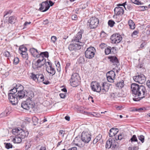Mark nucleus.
Segmentation results:
<instances>
[{
    "mask_svg": "<svg viewBox=\"0 0 150 150\" xmlns=\"http://www.w3.org/2000/svg\"><path fill=\"white\" fill-rule=\"evenodd\" d=\"M129 142H131V143L134 142H138V140L136 135H133L129 140Z\"/></svg>",
    "mask_w": 150,
    "mask_h": 150,
    "instance_id": "nucleus-30",
    "label": "nucleus"
},
{
    "mask_svg": "<svg viewBox=\"0 0 150 150\" xmlns=\"http://www.w3.org/2000/svg\"><path fill=\"white\" fill-rule=\"evenodd\" d=\"M95 49L93 47H88L85 52V56L86 58L91 59L94 57Z\"/></svg>",
    "mask_w": 150,
    "mask_h": 150,
    "instance_id": "nucleus-10",
    "label": "nucleus"
},
{
    "mask_svg": "<svg viewBox=\"0 0 150 150\" xmlns=\"http://www.w3.org/2000/svg\"><path fill=\"white\" fill-rule=\"evenodd\" d=\"M90 115L93 116V117H99L101 116V115L100 114L94 112L93 113V114H91Z\"/></svg>",
    "mask_w": 150,
    "mask_h": 150,
    "instance_id": "nucleus-45",
    "label": "nucleus"
},
{
    "mask_svg": "<svg viewBox=\"0 0 150 150\" xmlns=\"http://www.w3.org/2000/svg\"><path fill=\"white\" fill-rule=\"evenodd\" d=\"M110 61L113 63V65H117V64L118 63V61L117 57L115 56L111 57H110Z\"/></svg>",
    "mask_w": 150,
    "mask_h": 150,
    "instance_id": "nucleus-23",
    "label": "nucleus"
},
{
    "mask_svg": "<svg viewBox=\"0 0 150 150\" xmlns=\"http://www.w3.org/2000/svg\"><path fill=\"white\" fill-rule=\"evenodd\" d=\"M112 142H111L110 139H109L106 142L105 147L106 148L109 149L112 147Z\"/></svg>",
    "mask_w": 150,
    "mask_h": 150,
    "instance_id": "nucleus-31",
    "label": "nucleus"
},
{
    "mask_svg": "<svg viewBox=\"0 0 150 150\" xmlns=\"http://www.w3.org/2000/svg\"><path fill=\"white\" fill-rule=\"evenodd\" d=\"M32 120L34 123L35 125H36L37 124L38 121V119L35 116H34L32 117Z\"/></svg>",
    "mask_w": 150,
    "mask_h": 150,
    "instance_id": "nucleus-40",
    "label": "nucleus"
},
{
    "mask_svg": "<svg viewBox=\"0 0 150 150\" xmlns=\"http://www.w3.org/2000/svg\"><path fill=\"white\" fill-rule=\"evenodd\" d=\"M102 137V136L100 134H99L96 136L93 141V144H96L101 139Z\"/></svg>",
    "mask_w": 150,
    "mask_h": 150,
    "instance_id": "nucleus-26",
    "label": "nucleus"
},
{
    "mask_svg": "<svg viewBox=\"0 0 150 150\" xmlns=\"http://www.w3.org/2000/svg\"><path fill=\"white\" fill-rule=\"evenodd\" d=\"M54 2H52L51 0H47L40 4V7L39 9H48L50 6H52L54 5Z\"/></svg>",
    "mask_w": 150,
    "mask_h": 150,
    "instance_id": "nucleus-11",
    "label": "nucleus"
},
{
    "mask_svg": "<svg viewBox=\"0 0 150 150\" xmlns=\"http://www.w3.org/2000/svg\"><path fill=\"white\" fill-rule=\"evenodd\" d=\"M123 137V135L121 134H120L118 135V136H117L115 137V139L116 140H121L122 139Z\"/></svg>",
    "mask_w": 150,
    "mask_h": 150,
    "instance_id": "nucleus-44",
    "label": "nucleus"
},
{
    "mask_svg": "<svg viewBox=\"0 0 150 150\" xmlns=\"http://www.w3.org/2000/svg\"><path fill=\"white\" fill-rule=\"evenodd\" d=\"M57 40V37L55 36H52L51 38V40L53 42L55 43Z\"/></svg>",
    "mask_w": 150,
    "mask_h": 150,
    "instance_id": "nucleus-52",
    "label": "nucleus"
},
{
    "mask_svg": "<svg viewBox=\"0 0 150 150\" xmlns=\"http://www.w3.org/2000/svg\"><path fill=\"white\" fill-rule=\"evenodd\" d=\"M115 85L116 87L118 88H122L124 86V82L123 80H121L120 81L115 83Z\"/></svg>",
    "mask_w": 150,
    "mask_h": 150,
    "instance_id": "nucleus-24",
    "label": "nucleus"
},
{
    "mask_svg": "<svg viewBox=\"0 0 150 150\" xmlns=\"http://www.w3.org/2000/svg\"><path fill=\"white\" fill-rule=\"evenodd\" d=\"M106 75H109L111 77L115 78V74L114 71L111 70L108 71L106 74Z\"/></svg>",
    "mask_w": 150,
    "mask_h": 150,
    "instance_id": "nucleus-29",
    "label": "nucleus"
},
{
    "mask_svg": "<svg viewBox=\"0 0 150 150\" xmlns=\"http://www.w3.org/2000/svg\"><path fill=\"white\" fill-rule=\"evenodd\" d=\"M12 11L11 10H9L8 11H6L5 12V14L4 15V17L6 15L11 14Z\"/></svg>",
    "mask_w": 150,
    "mask_h": 150,
    "instance_id": "nucleus-55",
    "label": "nucleus"
},
{
    "mask_svg": "<svg viewBox=\"0 0 150 150\" xmlns=\"http://www.w3.org/2000/svg\"><path fill=\"white\" fill-rule=\"evenodd\" d=\"M138 137L139 140L141 142L143 143L144 141V137L142 135H141L139 136H138Z\"/></svg>",
    "mask_w": 150,
    "mask_h": 150,
    "instance_id": "nucleus-41",
    "label": "nucleus"
},
{
    "mask_svg": "<svg viewBox=\"0 0 150 150\" xmlns=\"http://www.w3.org/2000/svg\"><path fill=\"white\" fill-rule=\"evenodd\" d=\"M16 18L14 16H11L9 18L8 22L11 23H13L15 22Z\"/></svg>",
    "mask_w": 150,
    "mask_h": 150,
    "instance_id": "nucleus-32",
    "label": "nucleus"
},
{
    "mask_svg": "<svg viewBox=\"0 0 150 150\" xmlns=\"http://www.w3.org/2000/svg\"><path fill=\"white\" fill-rule=\"evenodd\" d=\"M82 31L79 32L75 35L72 40V41L74 43L70 44L69 46L68 49L70 51H76L81 49V46H83L84 43L81 42L79 40L81 39L82 37Z\"/></svg>",
    "mask_w": 150,
    "mask_h": 150,
    "instance_id": "nucleus-2",
    "label": "nucleus"
},
{
    "mask_svg": "<svg viewBox=\"0 0 150 150\" xmlns=\"http://www.w3.org/2000/svg\"><path fill=\"white\" fill-rule=\"evenodd\" d=\"M38 62L39 63V67H41L43 66L44 64H45L46 67L47 66V63H46V59H44L42 57V59L40 58L38 60Z\"/></svg>",
    "mask_w": 150,
    "mask_h": 150,
    "instance_id": "nucleus-21",
    "label": "nucleus"
},
{
    "mask_svg": "<svg viewBox=\"0 0 150 150\" xmlns=\"http://www.w3.org/2000/svg\"><path fill=\"white\" fill-rule=\"evenodd\" d=\"M42 57L44 58V57L47 58L48 57V53L47 52H40V54L38 57L42 59Z\"/></svg>",
    "mask_w": 150,
    "mask_h": 150,
    "instance_id": "nucleus-25",
    "label": "nucleus"
},
{
    "mask_svg": "<svg viewBox=\"0 0 150 150\" xmlns=\"http://www.w3.org/2000/svg\"><path fill=\"white\" fill-rule=\"evenodd\" d=\"M71 64L70 63H67L66 64V66L65 67V69H66V71H67V69L69 68V67L70 66Z\"/></svg>",
    "mask_w": 150,
    "mask_h": 150,
    "instance_id": "nucleus-58",
    "label": "nucleus"
},
{
    "mask_svg": "<svg viewBox=\"0 0 150 150\" xmlns=\"http://www.w3.org/2000/svg\"><path fill=\"white\" fill-rule=\"evenodd\" d=\"M110 39L112 43L117 44L122 40V38L120 35L115 34L111 36Z\"/></svg>",
    "mask_w": 150,
    "mask_h": 150,
    "instance_id": "nucleus-13",
    "label": "nucleus"
},
{
    "mask_svg": "<svg viewBox=\"0 0 150 150\" xmlns=\"http://www.w3.org/2000/svg\"><path fill=\"white\" fill-rule=\"evenodd\" d=\"M30 77L33 80L37 83H40L42 82L44 80V76L43 75L40 73H38L35 74L33 73L31 74Z\"/></svg>",
    "mask_w": 150,
    "mask_h": 150,
    "instance_id": "nucleus-7",
    "label": "nucleus"
},
{
    "mask_svg": "<svg viewBox=\"0 0 150 150\" xmlns=\"http://www.w3.org/2000/svg\"><path fill=\"white\" fill-rule=\"evenodd\" d=\"M131 88L133 96L137 97V98H133L134 101L139 100L146 96L147 91L145 87L144 86H139L138 84L133 83L131 85Z\"/></svg>",
    "mask_w": 150,
    "mask_h": 150,
    "instance_id": "nucleus-1",
    "label": "nucleus"
},
{
    "mask_svg": "<svg viewBox=\"0 0 150 150\" xmlns=\"http://www.w3.org/2000/svg\"><path fill=\"white\" fill-rule=\"evenodd\" d=\"M89 26L90 28H96L99 23V20L95 17H92L88 21Z\"/></svg>",
    "mask_w": 150,
    "mask_h": 150,
    "instance_id": "nucleus-9",
    "label": "nucleus"
},
{
    "mask_svg": "<svg viewBox=\"0 0 150 150\" xmlns=\"http://www.w3.org/2000/svg\"><path fill=\"white\" fill-rule=\"evenodd\" d=\"M30 93V92H27L25 91H22L21 92H17L16 94V97L17 98V101L18 99H20L24 97L26 98V97H28V95Z\"/></svg>",
    "mask_w": 150,
    "mask_h": 150,
    "instance_id": "nucleus-15",
    "label": "nucleus"
},
{
    "mask_svg": "<svg viewBox=\"0 0 150 150\" xmlns=\"http://www.w3.org/2000/svg\"><path fill=\"white\" fill-rule=\"evenodd\" d=\"M115 13H116L117 12V15L118 16L122 15L124 13V10H119L118 11H117L116 10H114Z\"/></svg>",
    "mask_w": 150,
    "mask_h": 150,
    "instance_id": "nucleus-38",
    "label": "nucleus"
},
{
    "mask_svg": "<svg viewBox=\"0 0 150 150\" xmlns=\"http://www.w3.org/2000/svg\"><path fill=\"white\" fill-rule=\"evenodd\" d=\"M65 131L62 130H61L59 131V135L62 136L63 137H64V135L65 134Z\"/></svg>",
    "mask_w": 150,
    "mask_h": 150,
    "instance_id": "nucleus-49",
    "label": "nucleus"
},
{
    "mask_svg": "<svg viewBox=\"0 0 150 150\" xmlns=\"http://www.w3.org/2000/svg\"><path fill=\"white\" fill-rule=\"evenodd\" d=\"M19 50L21 52H26L27 50V48L23 45L20 46L19 48Z\"/></svg>",
    "mask_w": 150,
    "mask_h": 150,
    "instance_id": "nucleus-33",
    "label": "nucleus"
},
{
    "mask_svg": "<svg viewBox=\"0 0 150 150\" xmlns=\"http://www.w3.org/2000/svg\"><path fill=\"white\" fill-rule=\"evenodd\" d=\"M5 147L7 149H9L10 148H12V145L10 143H7L6 144Z\"/></svg>",
    "mask_w": 150,
    "mask_h": 150,
    "instance_id": "nucleus-47",
    "label": "nucleus"
},
{
    "mask_svg": "<svg viewBox=\"0 0 150 150\" xmlns=\"http://www.w3.org/2000/svg\"><path fill=\"white\" fill-rule=\"evenodd\" d=\"M4 55L7 57H9L11 56V54L8 51L5 52L4 53Z\"/></svg>",
    "mask_w": 150,
    "mask_h": 150,
    "instance_id": "nucleus-53",
    "label": "nucleus"
},
{
    "mask_svg": "<svg viewBox=\"0 0 150 150\" xmlns=\"http://www.w3.org/2000/svg\"><path fill=\"white\" fill-rule=\"evenodd\" d=\"M12 132L13 134L18 135V136L22 139L27 137L28 134V131L24 130L20 128H16L13 129L12 130Z\"/></svg>",
    "mask_w": 150,
    "mask_h": 150,
    "instance_id": "nucleus-5",
    "label": "nucleus"
},
{
    "mask_svg": "<svg viewBox=\"0 0 150 150\" xmlns=\"http://www.w3.org/2000/svg\"><path fill=\"white\" fill-rule=\"evenodd\" d=\"M30 141H28L25 144V147L26 149H28L31 146Z\"/></svg>",
    "mask_w": 150,
    "mask_h": 150,
    "instance_id": "nucleus-46",
    "label": "nucleus"
},
{
    "mask_svg": "<svg viewBox=\"0 0 150 150\" xmlns=\"http://www.w3.org/2000/svg\"><path fill=\"white\" fill-rule=\"evenodd\" d=\"M108 25L111 27H112L113 26L114 24H115V22L111 20H109L108 22Z\"/></svg>",
    "mask_w": 150,
    "mask_h": 150,
    "instance_id": "nucleus-43",
    "label": "nucleus"
},
{
    "mask_svg": "<svg viewBox=\"0 0 150 150\" xmlns=\"http://www.w3.org/2000/svg\"><path fill=\"white\" fill-rule=\"evenodd\" d=\"M77 148L76 147H74L71 148H69L68 150H77Z\"/></svg>",
    "mask_w": 150,
    "mask_h": 150,
    "instance_id": "nucleus-64",
    "label": "nucleus"
},
{
    "mask_svg": "<svg viewBox=\"0 0 150 150\" xmlns=\"http://www.w3.org/2000/svg\"><path fill=\"white\" fill-rule=\"evenodd\" d=\"M81 139L85 143H88L91 140V135L88 132L83 131L81 134Z\"/></svg>",
    "mask_w": 150,
    "mask_h": 150,
    "instance_id": "nucleus-8",
    "label": "nucleus"
},
{
    "mask_svg": "<svg viewBox=\"0 0 150 150\" xmlns=\"http://www.w3.org/2000/svg\"><path fill=\"white\" fill-rule=\"evenodd\" d=\"M113 70H114V71H116L117 73H118L120 70V68H118V67H117V68L116 67L113 68Z\"/></svg>",
    "mask_w": 150,
    "mask_h": 150,
    "instance_id": "nucleus-63",
    "label": "nucleus"
},
{
    "mask_svg": "<svg viewBox=\"0 0 150 150\" xmlns=\"http://www.w3.org/2000/svg\"><path fill=\"white\" fill-rule=\"evenodd\" d=\"M16 136L14 138L13 140V142L15 143H19L22 142V138L18 136V135H15Z\"/></svg>",
    "mask_w": 150,
    "mask_h": 150,
    "instance_id": "nucleus-22",
    "label": "nucleus"
},
{
    "mask_svg": "<svg viewBox=\"0 0 150 150\" xmlns=\"http://www.w3.org/2000/svg\"><path fill=\"white\" fill-rule=\"evenodd\" d=\"M29 51L31 55L35 57H38L40 52H38V50L34 48H30Z\"/></svg>",
    "mask_w": 150,
    "mask_h": 150,
    "instance_id": "nucleus-17",
    "label": "nucleus"
},
{
    "mask_svg": "<svg viewBox=\"0 0 150 150\" xmlns=\"http://www.w3.org/2000/svg\"><path fill=\"white\" fill-rule=\"evenodd\" d=\"M42 82L44 84H48L50 83L49 81H48L45 80L44 79L42 81Z\"/></svg>",
    "mask_w": 150,
    "mask_h": 150,
    "instance_id": "nucleus-60",
    "label": "nucleus"
},
{
    "mask_svg": "<svg viewBox=\"0 0 150 150\" xmlns=\"http://www.w3.org/2000/svg\"><path fill=\"white\" fill-rule=\"evenodd\" d=\"M19 62V58L18 57H15L14 58L13 60V63L15 64H17Z\"/></svg>",
    "mask_w": 150,
    "mask_h": 150,
    "instance_id": "nucleus-48",
    "label": "nucleus"
},
{
    "mask_svg": "<svg viewBox=\"0 0 150 150\" xmlns=\"http://www.w3.org/2000/svg\"><path fill=\"white\" fill-rule=\"evenodd\" d=\"M33 67L34 69H38L40 68L39 67V63L38 62V60L35 63L33 64Z\"/></svg>",
    "mask_w": 150,
    "mask_h": 150,
    "instance_id": "nucleus-39",
    "label": "nucleus"
},
{
    "mask_svg": "<svg viewBox=\"0 0 150 150\" xmlns=\"http://www.w3.org/2000/svg\"><path fill=\"white\" fill-rule=\"evenodd\" d=\"M111 47H108L105 50V54L108 55L110 54L111 52Z\"/></svg>",
    "mask_w": 150,
    "mask_h": 150,
    "instance_id": "nucleus-35",
    "label": "nucleus"
},
{
    "mask_svg": "<svg viewBox=\"0 0 150 150\" xmlns=\"http://www.w3.org/2000/svg\"><path fill=\"white\" fill-rule=\"evenodd\" d=\"M19 53L21 54L23 58L25 59L28 58V55L26 52H19Z\"/></svg>",
    "mask_w": 150,
    "mask_h": 150,
    "instance_id": "nucleus-42",
    "label": "nucleus"
},
{
    "mask_svg": "<svg viewBox=\"0 0 150 150\" xmlns=\"http://www.w3.org/2000/svg\"><path fill=\"white\" fill-rule=\"evenodd\" d=\"M146 84L147 86L150 89V81L148 80L147 81Z\"/></svg>",
    "mask_w": 150,
    "mask_h": 150,
    "instance_id": "nucleus-59",
    "label": "nucleus"
},
{
    "mask_svg": "<svg viewBox=\"0 0 150 150\" xmlns=\"http://www.w3.org/2000/svg\"><path fill=\"white\" fill-rule=\"evenodd\" d=\"M48 23L49 21L48 19H46V20H44L43 23V24L44 25H47V24Z\"/></svg>",
    "mask_w": 150,
    "mask_h": 150,
    "instance_id": "nucleus-61",
    "label": "nucleus"
},
{
    "mask_svg": "<svg viewBox=\"0 0 150 150\" xmlns=\"http://www.w3.org/2000/svg\"><path fill=\"white\" fill-rule=\"evenodd\" d=\"M139 7H140L139 8H150V4L148 6H139Z\"/></svg>",
    "mask_w": 150,
    "mask_h": 150,
    "instance_id": "nucleus-62",
    "label": "nucleus"
},
{
    "mask_svg": "<svg viewBox=\"0 0 150 150\" xmlns=\"http://www.w3.org/2000/svg\"><path fill=\"white\" fill-rule=\"evenodd\" d=\"M127 2H125L122 4H119L117 5L118 7H116L114 9H116L118 8H120V9H123V8L122 7H120V6H122L125 8V9H130L132 8V7L130 4H127Z\"/></svg>",
    "mask_w": 150,
    "mask_h": 150,
    "instance_id": "nucleus-16",
    "label": "nucleus"
},
{
    "mask_svg": "<svg viewBox=\"0 0 150 150\" xmlns=\"http://www.w3.org/2000/svg\"><path fill=\"white\" fill-rule=\"evenodd\" d=\"M56 66L57 67V70L58 72H60L61 71V68L59 62L57 61L55 62Z\"/></svg>",
    "mask_w": 150,
    "mask_h": 150,
    "instance_id": "nucleus-34",
    "label": "nucleus"
},
{
    "mask_svg": "<svg viewBox=\"0 0 150 150\" xmlns=\"http://www.w3.org/2000/svg\"><path fill=\"white\" fill-rule=\"evenodd\" d=\"M134 81L140 84L144 83L146 81V78L145 76L143 74L134 76L133 77Z\"/></svg>",
    "mask_w": 150,
    "mask_h": 150,
    "instance_id": "nucleus-14",
    "label": "nucleus"
},
{
    "mask_svg": "<svg viewBox=\"0 0 150 150\" xmlns=\"http://www.w3.org/2000/svg\"><path fill=\"white\" fill-rule=\"evenodd\" d=\"M131 1L133 3L135 4L139 5L140 4V2L138 1V0H131Z\"/></svg>",
    "mask_w": 150,
    "mask_h": 150,
    "instance_id": "nucleus-51",
    "label": "nucleus"
},
{
    "mask_svg": "<svg viewBox=\"0 0 150 150\" xmlns=\"http://www.w3.org/2000/svg\"><path fill=\"white\" fill-rule=\"evenodd\" d=\"M118 129L116 128H112L109 131V136L110 137H112L115 136L118 132Z\"/></svg>",
    "mask_w": 150,
    "mask_h": 150,
    "instance_id": "nucleus-20",
    "label": "nucleus"
},
{
    "mask_svg": "<svg viewBox=\"0 0 150 150\" xmlns=\"http://www.w3.org/2000/svg\"><path fill=\"white\" fill-rule=\"evenodd\" d=\"M13 86L14 88L9 91L8 98L11 103L15 105L18 103V101H17V98L16 97V93L17 92L16 84H13Z\"/></svg>",
    "mask_w": 150,
    "mask_h": 150,
    "instance_id": "nucleus-4",
    "label": "nucleus"
},
{
    "mask_svg": "<svg viewBox=\"0 0 150 150\" xmlns=\"http://www.w3.org/2000/svg\"><path fill=\"white\" fill-rule=\"evenodd\" d=\"M46 70L48 73L52 75V76L54 75L55 73V70L52 66L51 67H48L47 65L46 67Z\"/></svg>",
    "mask_w": 150,
    "mask_h": 150,
    "instance_id": "nucleus-19",
    "label": "nucleus"
},
{
    "mask_svg": "<svg viewBox=\"0 0 150 150\" xmlns=\"http://www.w3.org/2000/svg\"><path fill=\"white\" fill-rule=\"evenodd\" d=\"M91 86L92 90L94 91L99 93L101 91V87L99 83L96 81H92Z\"/></svg>",
    "mask_w": 150,
    "mask_h": 150,
    "instance_id": "nucleus-12",
    "label": "nucleus"
},
{
    "mask_svg": "<svg viewBox=\"0 0 150 150\" xmlns=\"http://www.w3.org/2000/svg\"><path fill=\"white\" fill-rule=\"evenodd\" d=\"M128 24L130 28L132 29H134L135 28V24L133 21L130 20L128 21Z\"/></svg>",
    "mask_w": 150,
    "mask_h": 150,
    "instance_id": "nucleus-28",
    "label": "nucleus"
},
{
    "mask_svg": "<svg viewBox=\"0 0 150 150\" xmlns=\"http://www.w3.org/2000/svg\"><path fill=\"white\" fill-rule=\"evenodd\" d=\"M106 75L107 78V79L108 81L112 83L114 82V79L115 78L111 77L109 75Z\"/></svg>",
    "mask_w": 150,
    "mask_h": 150,
    "instance_id": "nucleus-37",
    "label": "nucleus"
},
{
    "mask_svg": "<svg viewBox=\"0 0 150 150\" xmlns=\"http://www.w3.org/2000/svg\"><path fill=\"white\" fill-rule=\"evenodd\" d=\"M106 44L104 43H102L99 45L100 48L102 49L106 47Z\"/></svg>",
    "mask_w": 150,
    "mask_h": 150,
    "instance_id": "nucleus-50",
    "label": "nucleus"
},
{
    "mask_svg": "<svg viewBox=\"0 0 150 150\" xmlns=\"http://www.w3.org/2000/svg\"><path fill=\"white\" fill-rule=\"evenodd\" d=\"M111 142H112L111 145L112 148H115L116 146V143L115 140L113 138H110Z\"/></svg>",
    "mask_w": 150,
    "mask_h": 150,
    "instance_id": "nucleus-36",
    "label": "nucleus"
},
{
    "mask_svg": "<svg viewBox=\"0 0 150 150\" xmlns=\"http://www.w3.org/2000/svg\"><path fill=\"white\" fill-rule=\"evenodd\" d=\"M116 93H111L110 94V97L112 98H114L116 97Z\"/></svg>",
    "mask_w": 150,
    "mask_h": 150,
    "instance_id": "nucleus-54",
    "label": "nucleus"
},
{
    "mask_svg": "<svg viewBox=\"0 0 150 150\" xmlns=\"http://www.w3.org/2000/svg\"><path fill=\"white\" fill-rule=\"evenodd\" d=\"M110 85L106 83H103L102 87H101V90L103 93H105L107 92L109 88Z\"/></svg>",
    "mask_w": 150,
    "mask_h": 150,
    "instance_id": "nucleus-18",
    "label": "nucleus"
},
{
    "mask_svg": "<svg viewBox=\"0 0 150 150\" xmlns=\"http://www.w3.org/2000/svg\"><path fill=\"white\" fill-rule=\"evenodd\" d=\"M80 77L77 73H74L72 75L71 78L69 80L71 86L76 87L79 85V83Z\"/></svg>",
    "mask_w": 150,
    "mask_h": 150,
    "instance_id": "nucleus-6",
    "label": "nucleus"
},
{
    "mask_svg": "<svg viewBox=\"0 0 150 150\" xmlns=\"http://www.w3.org/2000/svg\"><path fill=\"white\" fill-rule=\"evenodd\" d=\"M16 88L17 92H21L22 91H24L23 90V87L21 85L18 84L17 85L16 84Z\"/></svg>",
    "mask_w": 150,
    "mask_h": 150,
    "instance_id": "nucleus-27",
    "label": "nucleus"
},
{
    "mask_svg": "<svg viewBox=\"0 0 150 150\" xmlns=\"http://www.w3.org/2000/svg\"><path fill=\"white\" fill-rule=\"evenodd\" d=\"M138 33H139V32H138V31H136V30L134 31L132 33V36H133L134 35H136L138 34Z\"/></svg>",
    "mask_w": 150,
    "mask_h": 150,
    "instance_id": "nucleus-57",
    "label": "nucleus"
},
{
    "mask_svg": "<svg viewBox=\"0 0 150 150\" xmlns=\"http://www.w3.org/2000/svg\"><path fill=\"white\" fill-rule=\"evenodd\" d=\"M59 96L61 98H64L66 96L65 93L64 94L61 93L59 94Z\"/></svg>",
    "mask_w": 150,
    "mask_h": 150,
    "instance_id": "nucleus-56",
    "label": "nucleus"
},
{
    "mask_svg": "<svg viewBox=\"0 0 150 150\" xmlns=\"http://www.w3.org/2000/svg\"><path fill=\"white\" fill-rule=\"evenodd\" d=\"M30 96L28 97L29 98H27L26 101L22 102L21 106L24 109L30 110V111L35 110L36 108L35 103L30 99V97H33V94L30 95Z\"/></svg>",
    "mask_w": 150,
    "mask_h": 150,
    "instance_id": "nucleus-3",
    "label": "nucleus"
}]
</instances>
